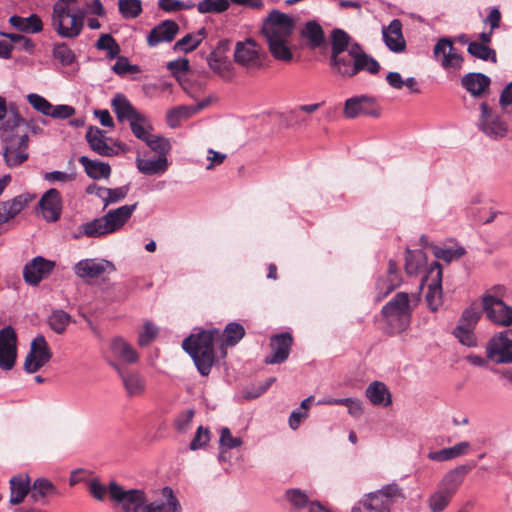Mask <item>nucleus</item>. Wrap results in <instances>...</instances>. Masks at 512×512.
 Returning <instances> with one entry per match:
<instances>
[{
  "label": "nucleus",
  "instance_id": "45",
  "mask_svg": "<svg viewBox=\"0 0 512 512\" xmlns=\"http://www.w3.org/2000/svg\"><path fill=\"white\" fill-rule=\"evenodd\" d=\"M193 116L189 105H179L167 111L166 122L170 128H177L181 121Z\"/></svg>",
  "mask_w": 512,
  "mask_h": 512
},
{
  "label": "nucleus",
  "instance_id": "2",
  "mask_svg": "<svg viewBox=\"0 0 512 512\" xmlns=\"http://www.w3.org/2000/svg\"><path fill=\"white\" fill-rule=\"evenodd\" d=\"M195 331L183 340L182 348L193 359L199 373L208 376L215 362L214 341L220 333L215 328Z\"/></svg>",
  "mask_w": 512,
  "mask_h": 512
},
{
  "label": "nucleus",
  "instance_id": "22",
  "mask_svg": "<svg viewBox=\"0 0 512 512\" xmlns=\"http://www.w3.org/2000/svg\"><path fill=\"white\" fill-rule=\"evenodd\" d=\"M115 270L113 263L107 260L84 259L74 266L75 274L80 278L94 279L101 276L107 269Z\"/></svg>",
  "mask_w": 512,
  "mask_h": 512
},
{
  "label": "nucleus",
  "instance_id": "48",
  "mask_svg": "<svg viewBox=\"0 0 512 512\" xmlns=\"http://www.w3.org/2000/svg\"><path fill=\"white\" fill-rule=\"evenodd\" d=\"M401 283L400 274H387L386 279H379L376 287L381 295L377 296V300L380 301L396 289Z\"/></svg>",
  "mask_w": 512,
  "mask_h": 512
},
{
  "label": "nucleus",
  "instance_id": "49",
  "mask_svg": "<svg viewBox=\"0 0 512 512\" xmlns=\"http://www.w3.org/2000/svg\"><path fill=\"white\" fill-rule=\"evenodd\" d=\"M244 335V327L237 322H231L223 331L224 343L227 346H234L244 337Z\"/></svg>",
  "mask_w": 512,
  "mask_h": 512
},
{
  "label": "nucleus",
  "instance_id": "21",
  "mask_svg": "<svg viewBox=\"0 0 512 512\" xmlns=\"http://www.w3.org/2000/svg\"><path fill=\"white\" fill-rule=\"evenodd\" d=\"M179 32V25L173 20H164L151 29L147 35L149 47H157L161 43L172 42Z\"/></svg>",
  "mask_w": 512,
  "mask_h": 512
},
{
  "label": "nucleus",
  "instance_id": "30",
  "mask_svg": "<svg viewBox=\"0 0 512 512\" xmlns=\"http://www.w3.org/2000/svg\"><path fill=\"white\" fill-rule=\"evenodd\" d=\"M461 84L473 97L478 98L489 88L491 79L483 73L472 72L462 77Z\"/></svg>",
  "mask_w": 512,
  "mask_h": 512
},
{
  "label": "nucleus",
  "instance_id": "63",
  "mask_svg": "<svg viewBox=\"0 0 512 512\" xmlns=\"http://www.w3.org/2000/svg\"><path fill=\"white\" fill-rule=\"evenodd\" d=\"M286 498L295 509H303L308 504V496L300 489L293 488L286 491Z\"/></svg>",
  "mask_w": 512,
  "mask_h": 512
},
{
  "label": "nucleus",
  "instance_id": "47",
  "mask_svg": "<svg viewBox=\"0 0 512 512\" xmlns=\"http://www.w3.org/2000/svg\"><path fill=\"white\" fill-rule=\"evenodd\" d=\"M468 53L473 57L481 59L483 61H491L493 63L496 62V52L494 49L490 48L487 45L480 44L478 42H470L468 44Z\"/></svg>",
  "mask_w": 512,
  "mask_h": 512
},
{
  "label": "nucleus",
  "instance_id": "39",
  "mask_svg": "<svg viewBox=\"0 0 512 512\" xmlns=\"http://www.w3.org/2000/svg\"><path fill=\"white\" fill-rule=\"evenodd\" d=\"M111 351L118 359L133 364L138 361L136 350L123 338H115L111 343Z\"/></svg>",
  "mask_w": 512,
  "mask_h": 512
},
{
  "label": "nucleus",
  "instance_id": "64",
  "mask_svg": "<svg viewBox=\"0 0 512 512\" xmlns=\"http://www.w3.org/2000/svg\"><path fill=\"white\" fill-rule=\"evenodd\" d=\"M194 415V409H186L180 412L174 420L175 429L180 433L186 432L191 426Z\"/></svg>",
  "mask_w": 512,
  "mask_h": 512
},
{
  "label": "nucleus",
  "instance_id": "51",
  "mask_svg": "<svg viewBox=\"0 0 512 512\" xmlns=\"http://www.w3.org/2000/svg\"><path fill=\"white\" fill-rule=\"evenodd\" d=\"M230 6L229 0H202L197 4V10L201 14L222 13Z\"/></svg>",
  "mask_w": 512,
  "mask_h": 512
},
{
  "label": "nucleus",
  "instance_id": "5",
  "mask_svg": "<svg viewBox=\"0 0 512 512\" xmlns=\"http://www.w3.org/2000/svg\"><path fill=\"white\" fill-rule=\"evenodd\" d=\"M108 490L110 500L121 509V512H141L147 501L143 490H126L115 481L109 483Z\"/></svg>",
  "mask_w": 512,
  "mask_h": 512
},
{
  "label": "nucleus",
  "instance_id": "18",
  "mask_svg": "<svg viewBox=\"0 0 512 512\" xmlns=\"http://www.w3.org/2000/svg\"><path fill=\"white\" fill-rule=\"evenodd\" d=\"M293 338L290 333L283 332L270 338L271 353L266 356V364H281L287 360Z\"/></svg>",
  "mask_w": 512,
  "mask_h": 512
},
{
  "label": "nucleus",
  "instance_id": "32",
  "mask_svg": "<svg viewBox=\"0 0 512 512\" xmlns=\"http://www.w3.org/2000/svg\"><path fill=\"white\" fill-rule=\"evenodd\" d=\"M86 140L97 154L106 157L114 154V149L106 143L104 132L99 128L90 126L86 133Z\"/></svg>",
  "mask_w": 512,
  "mask_h": 512
},
{
  "label": "nucleus",
  "instance_id": "11",
  "mask_svg": "<svg viewBox=\"0 0 512 512\" xmlns=\"http://www.w3.org/2000/svg\"><path fill=\"white\" fill-rule=\"evenodd\" d=\"M231 41L222 39L218 41L216 47L206 57L209 68L220 77L230 80L232 77V63L226 56L230 49Z\"/></svg>",
  "mask_w": 512,
  "mask_h": 512
},
{
  "label": "nucleus",
  "instance_id": "53",
  "mask_svg": "<svg viewBox=\"0 0 512 512\" xmlns=\"http://www.w3.org/2000/svg\"><path fill=\"white\" fill-rule=\"evenodd\" d=\"M350 36L342 29L331 32V53H343L348 50Z\"/></svg>",
  "mask_w": 512,
  "mask_h": 512
},
{
  "label": "nucleus",
  "instance_id": "25",
  "mask_svg": "<svg viewBox=\"0 0 512 512\" xmlns=\"http://www.w3.org/2000/svg\"><path fill=\"white\" fill-rule=\"evenodd\" d=\"M113 111L120 122L125 120L131 122L132 120H146L145 115L136 110L130 103L127 97L121 93L114 96L111 101Z\"/></svg>",
  "mask_w": 512,
  "mask_h": 512
},
{
  "label": "nucleus",
  "instance_id": "27",
  "mask_svg": "<svg viewBox=\"0 0 512 512\" xmlns=\"http://www.w3.org/2000/svg\"><path fill=\"white\" fill-rule=\"evenodd\" d=\"M383 40L392 52L400 53L405 50L406 43L402 34V24L400 20H392L389 26L383 29Z\"/></svg>",
  "mask_w": 512,
  "mask_h": 512
},
{
  "label": "nucleus",
  "instance_id": "23",
  "mask_svg": "<svg viewBox=\"0 0 512 512\" xmlns=\"http://www.w3.org/2000/svg\"><path fill=\"white\" fill-rule=\"evenodd\" d=\"M430 273H435V276L428 284L425 299L430 310L435 312L442 305V270L438 262L433 263Z\"/></svg>",
  "mask_w": 512,
  "mask_h": 512
},
{
  "label": "nucleus",
  "instance_id": "28",
  "mask_svg": "<svg viewBox=\"0 0 512 512\" xmlns=\"http://www.w3.org/2000/svg\"><path fill=\"white\" fill-rule=\"evenodd\" d=\"M10 498L11 505H19L29 495L31 491V481L27 474H18L13 476L10 481Z\"/></svg>",
  "mask_w": 512,
  "mask_h": 512
},
{
  "label": "nucleus",
  "instance_id": "43",
  "mask_svg": "<svg viewBox=\"0 0 512 512\" xmlns=\"http://www.w3.org/2000/svg\"><path fill=\"white\" fill-rule=\"evenodd\" d=\"M380 69L381 66L379 62L367 53H361L353 60V77L361 71L375 75Z\"/></svg>",
  "mask_w": 512,
  "mask_h": 512
},
{
  "label": "nucleus",
  "instance_id": "26",
  "mask_svg": "<svg viewBox=\"0 0 512 512\" xmlns=\"http://www.w3.org/2000/svg\"><path fill=\"white\" fill-rule=\"evenodd\" d=\"M59 495L58 488L47 478L40 477L31 483L30 498L34 503L47 505L49 497Z\"/></svg>",
  "mask_w": 512,
  "mask_h": 512
},
{
  "label": "nucleus",
  "instance_id": "31",
  "mask_svg": "<svg viewBox=\"0 0 512 512\" xmlns=\"http://www.w3.org/2000/svg\"><path fill=\"white\" fill-rule=\"evenodd\" d=\"M365 395L375 406L388 407L392 404V395L383 382L370 383L365 390Z\"/></svg>",
  "mask_w": 512,
  "mask_h": 512
},
{
  "label": "nucleus",
  "instance_id": "56",
  "mask_svg": "<svg viewBox=\"0 0 512 512\" xmlns=\"http://www.w3.org/2000/svg\"><path fill=\"white\" fill-rule=\"evenodd\" d=\"M147 146L154 152L158 154V157L166 156L171 150L170 141L160 135H152L147 138L146 142Z\"/></svg>",
  "mask_w": 512,
  "mask_h": 512
},
{
  "label": "nucleus",
  "instance_id": "36",
  "mask_svg": "<svg viewBox=\"0 0 512 512\" xmlns=\"http://www.w3.org/2000/svg\"><path fill=\"white\" fill-rule=\"evenodd\" d=\"M79 163L84 167L86 174L92 179H107L111 174V167L108 163L90 160L87 156H81Z\"/></svg>",
  "mask_w": 512,
  "mask_h": 512
},
{
  "label": "nucleus",
  "instance_id": "17",
  "mask_svg": "<svg viewBox=\"0 0 512 512\" xmlns=\"http://www.w3.org/2000/svg\"><path fill=\"white\" fill-rule=\"evenodd\" d=\"M474 466L475 464H463L448 471L439 481L437 489L453 498L463 483L465 476Z\"/></svg>",
  "mask_w": 512,
  "mask_h": 512
},
{
  "label": "nucleus",
  "instance_id": "34",
  "mask_svg": "<svg viewBox=\"0 0 512 512\" xmlns=\"http://www.w3.org/2000/svg\"><path fill=\"white\" fill-rule=\"evenodd\" d=\"M28 203V198L18 195L12 200L2 202L0 207V226L18 215Z\"/></svg>",
  "mask_w": 512,
  "mask_h": 512
},
{
  "label": "nucleus",
  "instance_id": "29",
  "mask_svg": "<svg viewBox=\"0 0 512 512\" xmlns=\"http://www.w3.org/2000/svg\"><path fill=\"white\" fill-rule=\"evenodd\" d=\"M165 501H154L143 506L141 512H181V506L174 495L172 488L166 486L162 489Z\"/></svg>",
  "mask_w": 512,
  "mask_h": 512
},
{
  "label": "nucleus",
  "instance_id": "58",
  "mask_svg": "<svg viewBox=\"0 0 512 512\" xmlns=\"http://www.w3.org/2000/svg\"><path fill=\"white\" fill-rule=\"evenodd\" d=\"M465 249L463 247L457 248H444L435 246L433 248V254L437 259H441L447 263L457 260L461 258L465 254Z\"/></svg>",
  "mask_w": 512,
  "mask_h": 512
},
{
  "label": "nucleus",
  "instance_id": "1",
  "mask_svg": "<svg viewBox=\"0 0 512 512\" xmlns=\"http://www.w3.org/2000/svg\"><path fill=\"white\" fill-rule=\"evenodd\" d=\"M0 139L3 143V157L8 167L19 166L28 159V121L12 105L9 116L0 125Z\"/></svg>",
  "mask_w": 512,
  "mask_h": 512
},
{
  "label": "nucleus",
  "instance_id": "50",
  "mask_svg": "<svg viewBox=\"0 0 512 512\" xmlns=\"http://www.w3.org/2000/svg\"><path fill=\"white\" fill-rule=\"evenodd\" d=\"M118 9L125 19H134L142 13L141 0H119Z\"/></svg>",
  "mask_w": 512,
  "mask_h": 512
},
{
  "label": "nucleus",
  "instance_id": "10",
  "mask_svg": "<svg viewBox=\"0 0 512 512\" xmlns=\"http://www.w3.org/2000/svg\"><path fill=\"white\" fill-rule=\"evenodd\" d=\"M487 357L498 364L512 363V330H505L491 338L486 347Z\"/></svg>",
  "mask_w": 512,
  "mask_h": 512
},
{
  "label": "nucleus",
  "instance_id": "40",
  "mask_svg": "<svg viewBox=\"0 0 512 512\" xmlns=\"http://www.w3.org/2000/svg\"><path fill=\"white\" fill-rule=\"evenodd\" d=\"M301 36L308 40L309 46L313 49L322 46L325 42L324 31L316 20L305 23Z\"/></svg>",
  "mask_w": 512,
  "mask_h": 512
},
{
  "label": "nucleus",
  "instance_id": "55",
  "mask_svg": "<svg viewBox=\"0 0 512 512\" xmlns=\"http://www.w3.org/2000/svg\"><path fill=\"white\" fill-rule=\"evenodd\" d=\"M452 497L436 489L428 498L430 512H443L450 504Z\"/></svg>",
  "mask_w": 512,
  "mask_h": 512
},
{
  "label": "nucleus",
  "instance_id": "44",
  "mask_svg": "<svg viewBox=\"0 0 512 512\" xmlns=\"http://www.w3.org/2000/svg\"><path fill=\"white\" fill-rule=\"evenodd\" d=\"M289 40H270L267 41L271 55L279 61L290 62L293 54L288 47Z\"/></svg>",
  "mask_w": 512,
  "mask_h": 512
},
{
  "label": "nucleus",
  "instance_id": "24",
  "mask_svg": "<svg viewBox=\"0 0 512 512\" xmlns=\"http://www.w3.org/2000/svg\"><path fill=\"white\" fill-rule=\"evenodd\" d=\"M138 203L123 205L116 209L109 210L103 218L109 234L120 230L131 218L137 208Z\"/></svg>",
  "mask_w": 512,
  "mask_h": 512
},
{
  "label": "nucleus",
  "instance_id": "60",
  "mask_svg": "<svg viewBox=\"0 0 512 512\" xmlns=\"http://www.w3.org/2000/svg\"><path fill=\"white\" fill-rule=\"evenodd\" d=\"M220 458H222L224 448L225 449H234L240 447L242 445V440L239 437H234L231 434V431L228 427H223L220 431Z\"/></svg>",
  "mask_w": 512,
  "mask_h": 512
},
{
  "label": "nucleus",
  "instance_id": "15",
  "mask_svg": "<svg viewBox=\"0 0 512 512\" xmlns=\"http://www.w3.org/2000/svg\"><path fill=\"white\" fill-rule=\"evenodd\" d=\"M17 336L11 326L0 330V368L11 370L17 357Z\"/></svg>",
  "mask_w": 512,
  "mask_h": 512
},
{
  "label": "nucleus",
  "instance_id": "20",
  "mask_svg": "<svg viewBox=\"0 0 512 512\" xmlns=\"http://www.w3.org/2000/svg\"><path fill=\"white\" fill-rule=\"evenodd\" d=\"M43 218L48 222H56L62 212V199L59 191L51 188L46 191L39 201Z\"/></svg>",
  "mask_w": 512,
  "mask_h": 512
},
{
  "label": "nucleus",
  "instance_id": "37",
  "mask_svg": "<svg viewBox=\"0 0 512 512\" xmlns=\"http://www.w3.org/2000/svg\"><path fill=\"white\" fill-rule=\"evenodd\" d=\"M108 234L109 232L105 224V220L102 216L81 224L79 226V233L75 234L74 238L79 239L82 236H86L89 238H100Z\"/></svg>",
  "mask_w": 512,
  "mask_h": 512
},
{
  "label": "nucleus",
  "instance_id": "13",
  "mask_svg": "<svg viewBox=\"0 0 512 512\" xmlns=\"http://www.w3.org/2000/svg\"><path fill=\"white\" fill-rule=\"evenodd\" d=\"M483 310L487 318L496 325L508 327L512 325V307L503 300L488 295L483 298Z\"/></svg>",
  "mask_w": 512,
  "mask_h": 512
},
{
  "label": "nucleus",
  "instance_id": "35",
  "mask_svg": "<svg viewBox=\"0 0 512 512\" xmlns=\"http://www.w3.org/2000/svg\"><path fill=\"white\" fill-rule=\"evenodd\" d=\"M9 23L24 33H39L43 29L42 20L36 14H31L29 17L13 15L9 18Z\"/></svg>",
  "mask_w": 512,
  "mask_h": 512
},
{
  "label": "nucleus",
  "instance_id": "41",
  "mask_svg": "<svg viewBox=\"0 0 512 512\" xmlns=\"http://www.w3.org/2000/svg\"><path fill=\"white\" fill-rule=\"evenodd\" d=\"M206 36V31L201 28L197 33H188L181 39L175 42L173 46L174 51L189 53L195 50L203 41Z\"/></svg>",
  "mask_w": 512,
  "mask_h": 512
},
{
  "label": "nucleus",
  "instance_id": "3",
  "mask_svg": "<svg viewBox=\"0 0 512 512\" xmlns=\"http://www.w3.org/2000/svg\"><path fill=\"white\" fill-rule=\"evenodd\" d=\"M384 319L389 326L390 333L405 331L411 322L412 307L410 297L406 292H398L388 301L381 310Z\"/></svg>",
  "mask_w": 512,
  "mask_h": 512
},
{
  "label": "nucleus",
  "instance_id": "61",
  "mask_svg": "<svg viewBox=\"0 0 512 512\" xmlns=\"http://www.w3.org/2000/svg\"><path fill=\"white\" fill-rule=\"evenodd\" d=\"M28 103L39 113L49 116L52 104L43 96L30 93L26 96Z\"/></svg>",
  "mask_w": 512,
  "mask_h": 512
},
{
  "label": "nucleus",
  "instance_id": "54",
  "mask_svg": "<svg viewBox=\"0 0 512 512\" xmlns=\"http://www.w3.org/2000/svg\"><path fill=\"white\" fill-rule=\"evenodd\" d=\"M98 50L107 51L109 58L113 59L120 53V46L111 34H102L95 44Z\"/></svg>",
  "mask_w": 512,
  "mask_h": 512
},
{
  "label": "nucleus",
  "instance_id": "46",
  "mask_svg": "<svg viewBox=\"0 0 512 512\" xmlns=\"http://www.w3.org/2000/svg\"><path fill=\"white\" fill-rule=\"evenodd\" d=\"M71 321V316L64 310H54L48 318L50 328L57 334H62Z\"/></svg>",
  "mask_w": 512,
  "mask_h": 512
},
{
  "label": "nucleus",
  "instance_id": "7",
  "mask_svg": "<svg viewBox=\"0 0 512 512\" xmlns=\"http://www.w3.org/2000/svg\"><path fill=\"white\" fill-rule=\"evenodd\" d=\"M398 494L397 486H388L376 493L369 494L362 502L354 506L351 512H390L392 498Z\"/></svg>",
  "mask_w": 512,
  "mask_h": 512
},
{
  "label": "nucleus",
  "instance_id": "12",
  "mask_svg": "<svg viewBox=\"0 0 512 512\" xmlns=\"http://www.w3.org/2000/svg\"><path fill=\"white\" fill-rule=\"evenodd\" d=\"M344 115L349 119H354L360 115L378 118L381 115V109L377 105L375 97L360 95L345 101Z\"/></svg>",
  "mask_w": 512,
  "mask_h": 512
},
{
  "label": "nucleus",
  "instance_id": "4",
  "mask_svg": "<svg viewBox=\"0 0 512 512\" xmlns=\"http://www.w3.org/2000/svg\"><path fill=\"white\" fill-rule=\"evenodd\" d=\"M77 0H58L53 6L51 25L61 38L74 39L82 32L80 20L71 17L70 26H65V21L70 16L69 5Z\"/></svg>",
  "mask_w": 512,
  "mask_h": 512
},
{
  "label": "nucleus",
  "instance_id": "6",
  "mask_svg": "<svg viewBox=\"0 0 512 512\" xmlns=\"http://www.w3.org/2000/svg\"><path fill=\"white\" fill-rule=\"evenodd\" d=\"M294 27L295 22L289 15L272 10L263 22L261 32L266 41L289 40Z\"/></svg>",
  "mask_w": 512,
  "mask_h": 512
},
{
  "label": "nucleus",
  "instance_id": "42",
  "mask_svg": "<svg viewBox=\"0 0 512 512\" xmlns=\"http://www.w3.org/2000/svg\"><path fill=\"white\" fill-rule=\"evenodd\" d=\"M330 66L336 74L342 77H353V60L349 54L345 56L343 53H331Z\"/></svg>",
  "mask_w": 512,
  "mask_h": 512
},
{
  "label": "nucleus",
  "instance_id": "59",
  "mask_svg": "<svg viewBox=\"0 0 512 512\" xmlns=\"http://www.w3.org/2000/svg\"><path fill=\"white\" fill-rule=\"evenodd\" d=\"M129 189V185H124L113 189L107 188V190H100V192L106 193L103 201L104 208L123 200L127 196Z\"/></svg>",
  "mask_w": 512,
  "mask_h": 512
},
{
  "label": "nucleus",
  "instance_id": "62",
  "mask_svg": "<svg viewBox=\"0 0 512 512\" xmlns=\"http://www.w3.org/2000/svg\"><path fill=\"white\" fill-rule=\"evenodd\" d=\"M453 335L464 346L475 347L477 345V339L474 334V329H468V328H465L462 326H456L453 330Z\"/></svg>",
  "mask_w": 512,
  "mask_h": 512
},
{
  "label": "nucleus",
  "instance_id": "16",
  "mask_svg": "<svg viewBox=\"0 0 512 512\" xmlns=\"http://www.w3.org/2000/svg\"><path fill=\"white\" fill-rule=\"evenodd\" d=\"M55 268V262L37 256L28 262L23 268L24 281L32 286L38 285L47 278Z\"/></svg>",
  "mask_w": 512,
  "mask_h": 512
},
{
  "label": "nucleus",
  "instance_id": "52",
  "mask_svg": "<svg viewBox=\"0 0 512 512\" xmlns=\"http://www.w3.org/2000/svg\"><path fill=\"white\" fill-rule=\"evenodd\" d=\"M52 54L63 66L71 65L76 59L75 53L66 43L54 44Z\"/></svg>",
  "mask_w": 512,
  "mask_h": 512
},
{
  "label": "nucleus",
  "instance_id": "57",
  "mask_svg": "<svg viewBox=\"0 0 512 512\" xmlns=\"http://www.w3.org/2000/svg\"><path fill=\"white\" fill-rule=\"evenodd\" d=\"M424 255L421 251L413 252L410 249L406 250L405 256V271L408 275L417 274L423 265Z\"/></svg>",
  "mask_w": 512,
  "mask_h": 512
},
{
  "label": "nucleus",
  "instance_id": "19",
  "mask_svg": "<svg viewBox=\"0 0 512 512\" xmlns=\"http://www.w3.org/2000/svg\"><path fill=\"white\" fill-rule=\"evenodd\" d=\"M112 366L121 378L128 397H140L145 393L146 379L141 373L123 369L115 363H113Z\"/></svg>",
  "mask_w": 512,
  "mask_h": 512
},
{
  "label": "nucleus",
  "instance_id": "33",
  "mask_svg": "<svg viewBox=\"0 0 512 512\" xmlns=\"http://www.w3.org/2000/svg\"><path fill=\"white\" fill-rule=\"evenodd\" d=\"M137 169L144 175H160L167 171L169 162L166 156L156 159H136Z\"/></svg>",
  "mask_w": 512,
  "mask_h": 512
},
{
  "label": "nucleus",
  "instance_id": "9",
  "mask_svg": "<svg viewBox=\"0 0 512 512\" xmlns=\"http://www.w3.org/2000/svg\"><path fill=\"white\" fill-rule=\"evenodd\" d=\"M52 358V351L43 335H37L31 342L30 351L24 361V370L35 373Z\"/></svg>",
  "mask_w": 512,
  "mask_h": 512
},
{
  "label": "nucleus",
  "instance_id": "14",
  "mask_svg": "<svg viewBox=\"0 0 512 512\" xmlns=\"http://www.w3.org/2000/svg\"><path fill=\"white\" fill-rule=\"evenodd\" d=\"M234 61L247 68H260L262 65L261 47L252 38L237 42Z\"/></svg>",
  "mask_w": 512,
  "mask_h": 512
},
{
  "label": "nucleus",
  "instance_id": "8",
  "mask_svg": "<svg viewBox=\"0 0 512 512\" xmlns=\"http://www.w3.org/2000/svg\"><path fill=\"white\" fill-rule=\"evenodd\" d=\"M478 128L491 139H501L508 132V125L498 114L492 111L486 102L480 104Z\"/></svg>",
  "mask_w": 512,
  "mask_h": 512
},
{
  "label": "nucleus",
  "instance_id": "38",
  "mask_svg": "<svg viewBox=\"0 0 512 512\" xmlns=\"http://www.w3.org/2000/svg\"><path fill=\"white\" fill-rule=\"evenodd\" d=\"M469 447L470 444L464 441L452 447L444 448L438 451H431L428 453L427 457L432 461L444 462L466 454Z\"/></svg>",
  "mask_w": 512,
  "mask_h": 512
}]
</instances>
